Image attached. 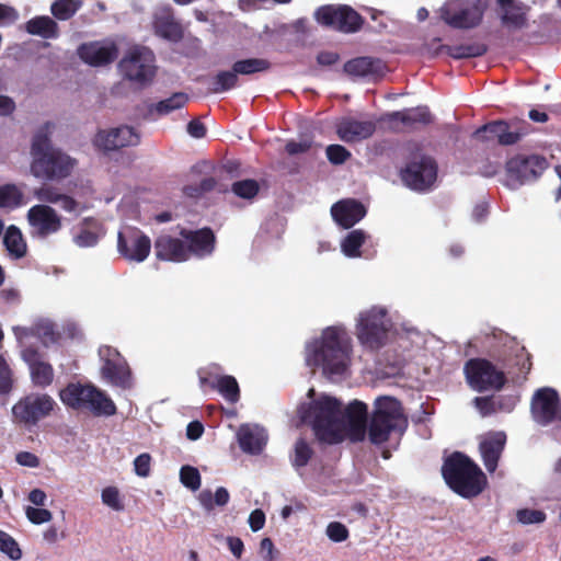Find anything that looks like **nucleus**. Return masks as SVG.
<instances>
[{"label":"nucleus","instance_id":"59","mask_svg":"<svg viewBox=\"0 0 561 561\" xmlns=\"http://www.w3.org/2000/svg\"><path fill=\"white\" fill-rule=\"evenodd\" d=\"M18 18L19 14L14 8L0 3V26L12 24Z\"/></svg>","mask_w":561,"mask_h":561},{"label":"nucleus","instance_id":"62","mask_svg":"<svg viewBox=\"0 0 561 561\" xmlns=\"http://www.w3.org/2000/svg\"><path fill=\"white\" fill-rule=\"evenodd\" d=\"M265 514L262 510L256 508L249 516V525L252 531H259L264 527Z\"/></svg>","mask_w":561,"mask_h":561},{"label":"nucleus","instance_id":"13","mask_svg":"<svg viewBox=\"0 0 561 561\" xmlns=\"http://www.w3.org/2000/svg\"><path fill=\"white\" fill-rule=\"evenodd\" d=\"M316 21L328 28L345 34L356 33L364 25V18L347 4H325L314 12Z\"/></svg>","mask_w":561,"mask_h":561},{"label":"nucleus","instance_id":"15","mask_svg":"<svg viewBox=\"0 0 561 561\" xmlns=\"http://www.w3.org/2000/svg\"><path fill=\"white\" fill-rule=\"evenodd\" d=\"M533 420L547 426L554 422H561V400L556 389L545 387L538 389L530 402Z\"/></svg>","mask_w":561,"mask_h":561},{"label":"nucleus","instance_id":"6","mask_svg":"<svg viewBox=\"0 0 561 561\" xmlns=\"http://www.w3.org/2000/svg\"><path fill=\"white\" fill-rule=\"evenodd\" d=\"M59 397L66 407L89 412L95 417H108L117 413L114 401L92 383L70 382L60 390Z\"/></svg>","mask_w":561,"mask_h":561},{"label":"nucleus","instance_id":"20","mask_svg":"<svg viewBox=\"0 0 561 561\" xmlns=\"http://www.w3.org/2000/svg\"><path fill=\"white\" fill-rule=\"evenodd\" d=\"M179 234L185 240L187 260L193 256L203 259L210 255L215 250L216 237L208 227L197 230L182 228Z\"/></svg>","mask_w":561,"mask_h":561},{"label":"nucleus","instance_id":"27","mask_svg":"<svg viewBox=\"0 0 561 561\" xmlns=\"http://www.w3.org/2000/svg\"><path fill=\"white\" fill-rule=\"evenodd\" d=\"M78 56L90 66H105L118 57V48L115 43L108 45H102L100 42L83 43L78 47Z\"/></svg>","mask_w":561,"mask_h":561},{"label":"nucleus","instance_id":"49","mask_svg":"<svg viewBox=\"0 0 561 561\" xmlns=\"http://www.w3.org/2000/svg\"><path fill=\"white\" fill-rule=\"evenodd\" d=\"M0 551L14 561L22 558V551L15 539L3 530H0Z\"/></svg>","mask_w":561,"mask_h":561},{"label":"nucleus","instance_id":"58","mask_svg":"<svg viewBox=\"0 0 561 561\" xmlns=\"http://www.w3.org/2000/svg\"><path fill=\"white\" fill-rule=\"evenodd\" d=\"M12 383L11 369L0 355V393H8L12 389Z\"/></svg>","mask_w":561,"mask_h":561},{"label":"nucleus","instance_id":"46","mask_svg":"<svg viewBox=\"0 0 561 561\" xmlns=\"http://www.w3.org/2000/svg\"><path fill=\"white\" fill-rule=\"evenodd\" d=\"M231 192L240 198L253 199L260 192V185L253 179L236 181L231 184Z\"/></svg>","mask_w":561,"mask_h":561},{"label":"nucleus","instance_id":"63","mask_svg":"<svg viewBox=\"0 0 561 561\" xmlns=\"http://www.w3.org/2000/svg\"><path fill=\"white\" fill-rule=\"evenodd\" d=\"M227 546L230 552L237 558L240 559L244 551V543L239 537L228 536L226 538Z\"/></svg>","mask_w":561,"mask_h":561},{"label":"nucleus","instance_id":"11","mask_svg":"<svg viewBox=\"0 0 561 561\" xmlns=\"http://www.w3.org/2000/svg\"><path fill=\"white\" fill-rule=\"evenodd\" d=\"M463 373L467 383L478 392L500 391L507 381L504 371L485 358H470L463 366Z\"/></svg>","mask_w":561,"mask_h":561},{"label":"nucleus","instance_id":"51","mask_svg":"<svg viewBox=\"0 0 561 561\" xmlns=\"http://www.w3.org/2000/svg\"><path fill=\"white\" fill-rule=\"evenodd\" d=\"M181 483L192 491L201 488V474L197 468L192 466H183L180 470Z\"/></svg>","mask_w":561,"mask_h":561},{"label":"nucleus","instance_id":"29","mask_svg":"<svg viewBox=\"0 0 561 561\" xmlns=\"http://www.w3.org/2000/svg\"><path fill=\"white\" fill-rule=\"evenodd\" d=\"M331 214L340 226L348 229L365 217L366 208L356 199H345L335 203L331 208Z\"/></svg>","mask_w":561,"mask_h":561},{"label":"nucleus","instance_id":"40","mask_svg":"<svg viewBox=\"0 0 561 561\" xmlns=\"http://www.w3.org/2000/svg\"><path fill=\"white\" fill-rule=\"evenodd\" d=\"M238 81V76L232 68L231 70L219 71L210 79L208 90L215 94L222 93L236 88Z\"/></svg>","mask_w":561,"mask_h":561},{"label":"nucleus","instance_id":"39","mask_svg":"<svg viewBox=\"0 0 561 561\" xmlns=\"http://www.w3.org/2000/svg\"><path fill=\"white\" fill-rule=\"evenodd\" d=\"M222 367L213 363L197 369L198 383L203 391L215 390L220 381Z\"/></svg>","mask_w":561,"mask_h":561},{"label":"nucleus","instance_id":"31","mask_svg":"<svg viewBox=\"0 0 561 561\" xmlns=\"http://www.w3.org/2000/svg\"><path fill=\"white\" fill-rule=\"evenodd\" d=\"M505 434L499 432L480 443L479 448L481 457L484 467L489 472H494L496 470L500 457L505 446Z\"/></svg>","mask_w":561,"mask_h":561},{"label":"nucleus","instance_id":"60","mask_svg":"<svg viewBox=\"0 0 561 561\" xmlns=\"http://www.w3.org/2000/svg\"><path fill=\"white\" fill-rule=\"evenodd\" d=\"M516 365L519 366V371L525 375L529 374L531 370V355L526 352L525 347H522L519 353L516 354Z\"/></svg>","mask_w":561,"mask_h":561},{"label":"nucleus","instance_id":"45","mask_svg":"<svg viewBox=\"0 0 561 561\" xmlns=\"http://www.w3.org/2000/svg\"><path fill=\"white\" fill-rule=\"evenodd\" d=\"M215 390L230 403H237L240 400V388L238 381L231 375H224L220 378V381L217 382Z\"/></svg>","mask_w":561,"mask_h":561},{"label":"nucleus","instance_id":"10","mask_svg":"<svg viewBox=\"0 0 561 561\" xmlns=\"http://www.w3.org/2000/svg\"><path fill=\"white\" fill-rule=\"evenodd\" d=\"M391 327L387 310L375 306L359 313L356 336L364 347L377 351L386 344Z\"/></svg>","mask_w":561,"mask_h":561},{"label":"nucleus","instance_id":"44","mask_svg":"<svg viewBox=\"0 0 561 561\" xmlns=\"http://www.w3.org/2000/svg\"><path fill=\"white\" fill-rule=\"evenodd\" d=\"M366 234L363 230H352L343 240L341 247L348 257L360 256V248L365 243Z\"/></svg>","mask_w":561,"mask_h":561},{"label":"nucleus","instance_id":"64","mask_svg":"<svg viewBox=\"0 0 561 561\" xmlns=\"http://www.w3.org/2000/svg\"><path fill=\"white\" fill-rule=\"evenodd\" d=\"M311 147L310 141H288L285 146V150L288 154L295 156L298 153L307 152Z\"/></svg>","mask_w":561,"mask_h":561},{"label":"nucleus","instance_id":"18","mask_svg":"<svg viewBox=\"0 0 561 561\" xmlns=\"http://www.w3.org/2000/svg\"><path fill=\"white\" fill-rule=\"evenodd\" d=\"M104 363L101 375L104 380L123 389L131 386V373L125 358L114 348L105 346L100 350Z\"/></svg>","mask_w":561,"mask_h":561},{"label":"nucleus","instance_id":"7","mask_svg":"<svg viewBox=\"0 0 561 561\" xmlns=\"http://www.w3.org/2000/svg\"><path fill=\"white\" fill-rule=\"evenodd\" d=\"M307 419L311 420L317 439L327 444H339L343 440L342 403L332 397L323 396L311 402Z\"/></svg>","mask_w":561,"mask_h":561},{"label":"nucleus","instance_id":"36","mask_svg":"<svg viewBox=\"0 0 561 561\" xmlns=\"http://www.w3.org/2000/svg\"><path fill=\"white\" fill-rule=\"evenodd\" d=\"M188 101V96L184 92H175L170 98L151 104L148 108L150 115L163 116L171 112L182 108Z\"/></svg>","mask_w":561,"mask_h":561},{"label":"nucleus","instance_id":"37","mask_svg":"<svg viewBox=\"0 0 561 561\" xmlns=\"http://www.w3.org/2000/svg\"><path fill=\"white\" fill-rule=\"evenodd\" d=\"M31 378L35 386L45 388L54 380V369L49 363L43 360H30Z\"/></svg>","mask_w":561,"mask_h":561},{"label":"nucleus","instance_id":"52","mask_svg":"<svg viewBox=\"0 0 561 561\" xmlns=\"http://www.w3.org/2000/svg\"><path fill=\"white\" fill-rule=\"evenodd\" d=\"M517 520L524 525L540 524L546 520V513L540 510L523 508L517 511Z\"/></svg>","mask_w":561,"mask_h":561},{"label":"nucleus","instance_id":"23","mask_svg":"<svg viewBox=\"0 0 561 561\" xmlns=\"http://www.w3.org/2000/svg\"><path fill=\"white\" fill-rule=\"evenodd\" d=\"M117 250L126 260L140 263L148 257L151 250V241L148 236L140 231L134 232L130 236L119 232Z\"/></svg>","mask_w":561,"mask_h":561},{"label":"nucleus","instance_id":"47","mask_svg":"<svg viewBox=\"0 0 561 561\" xmlns=\"http://www.w3.org/2000/svg\"><path fill=\"white\" fill-rule=\"evenodd\" d=\"M503 401L504 399L502 397L496 399L493 396L476 397L473 404L482 416H489L499 410H503Z\"/></svg>","mask_w":561,"mask_h":561},{"label":"nucleus","instance_id":"14","mask_svg":"<svg viewBox=\"0 0 561 561\" xmlns=\"http://www.w3.org/2000/svg\"><path fill=\"white\" fill-rule=\"evenodd\" d=\"M54 405L55 401L48 394L31 393L13 405L12 414L18 423L32 426L49 415Z\"/></svg>","mask_w":561,"mask_h":561},{"label":"nucleus","instance_id":"43","mask_svg":"<svg viewBox=\"0 0 561 561\" xmlns=\"http://www.w3.org/2000/svg\"><path fill=\"white\" fill-rule=\"evenodd\" d=\"M82 0H55L50 5V12L56 20H70L82 7Z\"/></svg>","mask_w":561,"mask_h":561},{"label":"nucleus","instance_id":"21","mask_svg":"<svg viewBox=\"0 0 561 561\" xmlns=\"http://www.w3.org/2000/svg\"><path fill=\"white\" fill-rule=\"evenodd\" d=\"M139 142L140 135L127 125L111 128L110 130H100L94 138V145L103 151L137 146Z\"/></svg>","mask_w":561,"mask_h":561},{"label":"nucleus","instance_id":"2","mask_svg":"<svg viewBox=\"0 0 561 561\" xmlns=\"http://www.w3.org/2000/svg\"><path fill=\"white\" fill-rule=\"evenodd\" d=\"M351 339L344 329L329 327L320 340L307 346L308 366L321 367L324 375L342 376L350 364Z\"/></svg>","mask_w":561,"mask_h":561},{"label":"nucleus","instance_id":"54","mask_svg":"<svg viewBox=\"0 0 561 561\" xmlns=\"http://www.w3.org/2000/svg\"><path fill=\"white\" fill-rule=\"evenodd\" d=\"M25 515L27 519L35 525L48 523L53 518L51 512L43 507L27 506L25 508Z\"/></svg>","mask_w":561,"mask_h":561},{"label":"nucleus","instance_id":"26","mask_svg":"<svg viewBox=\"0 0 561 561\" xmlns=\"http://www.w3.org/2000/svg\"><path fill=\"white\" fill-rule=\"evenodd\" d=\"M336 135L344 142H357L367 139L376 131L374 121H358L354 117H343L335 126Z\"/></svg>","mask_w":561,"mask_h":561},{"label":"nucleus","instance_id":"33","mask_svg":"<svg viewBox=\"0 0 561 561\" xmlns=\"http://www.w3.org/2000/svg\"><path fill=\"white\" fill-rule=\"evenodd\" d=\"M100 237V222L93 217H87L80 222L79 231L73 236V242L79 248H90L98 244Z\"/></svg>","mask_w":561,"mask_h":561},{"label":"nucleus","instance_id":"42","mask_svg":"<svg viewBox=\"0 0 561 561\" xmlns=\"http://www.w3.org/2000/svg\"><path fill=\"white\" fill-rule=\"evenodd\" d=\"M230 500L228 490L224 486L217 488L215 494L210 490H203L198 494V501L206 511H213L215 506H225Z\"/></svg>","mask_w":561,"mask_h":561},{"label":"nucleus","instance_id":"50","mask_svg":"<svg viewBox=\"0 0 561 561\" xmlns=\"http://www.w3.org/2000/svg\"><path fill=\"white\" fill-rule=\"evenodd\" d=\"M312 455L313 450L308 445V443L302 438L298 439L295 444V456L293 459V466L296 468L307 466Z\"/></svg>","mask_w":561,"mask_h":561},{"label":"nucleus","instance_id":"57","mask_svg":"<svg viewBox=\"0 0 561 561\" xmlns=\"http://www.w3.org/2000/svg\"><path fill=\"white\" fill-rule=\"evenodd\" d=\"M102 502L115 511L123 510L119 501V492L115 486H107L102 491Z\"/></svg>","mask_w":561,"mask_h":561},{"label":"nucleus","instance_id":"41","mask_svg":"<svg viewBox=\"0 0 561 561\" xmlns=\"http://www.w3.org/2000/svg\"><path fill=\"white\" fill-rule=\"evenodd\" d=\"M3 243L7 250L14 254L16 257H22L26 253V244L24 242L22 232L14 225L8 227L3 237Z\"/></svg>","mask_w":561,"mask_h":561},{"label":"nucleus","instance_id":"17","mask_svg":"<svg viewBox=\"0 0 561 561\" xmlns=\"http://www.w3.org/2000/svg\"><path fill=\"white\" fill-rule=\"evenodd\" d=\"M433 115L427 106H416L402 111L386 113L380 122L388 124L389 129L400 131H412L433 123Z\"/></svg>","mask_w":561,"mask_h":561},{"label":"nucleus","instance_id":"1","mask_svg":"<svg viewBox=\"0 0 561 561\" xmlns=\"http://www.w3.org/2000/svg\"><path fill=\"white\" fill-rule=\"evenodd\" d=\"M34 197L42 204L32 206L26 214L30 233L34 238L46 239L57 233L62 227V218L49 204H59L60 208L69 214L79 215L85 209L72 196L50 184H43L34 190Z\"/></svg>","mask_w":561,"mask_h":561},{"label":"nucleus","instance_id":"24","mask_svg":"<svg viewBox=\"0 0 561 561\" xmlns=\"http://www.w3.org/2000/svg\"><path fill=\"white\" fill-rule=\"evenodd\" d=\"M154 255L159 261L182 263L186 262L185 240L169 233H161L154 239Z\"/></svg>","mask_w":561,"mask_h":561},{"label":"nucleus","instance_id":"22","mask_svg":"<svg viewBox=\"0 0 561 561\" xmlns=\"http://www.w3.org/2000/svg\"><path fill=\"white\" fill-rule=\"evenodd\" d=\"M524 131L512 129V124L505 121L490 122L473 133V137L480 141L497 140L500 145L510 146L519 141Z\"/></svg>","mask_w":561,"mask_h":561},{"label":"nucleus","instance_id":"19","mask_svg":"<svg viewBox=\"0 0 561 561\" xmlns=\"http://www.w3.org/2000/svg\"><path fill=\"white\" fill-rule=\"evenodd\" d=\"M367 404L354 400L342 410V430L346 427L347 435L353 442H362L368 433Z\"/></svg>","mask_w":561,"mask_h":561},{"label":"nucleus","instance_id":"12","mask_svg":"<svg viewBox=\"0 0 561 561\" xmlns=\"http://www.w3.org/2000/svg\"><path fill=\"white\" fill-rule=\"evenodd\" d=\"M154 61V55L149 48L135 46L121 59L118 68L127 80L146 85L156 76Z\"/></svg>","mask_w":561,"mask_h":561},{"label":"nucleus","instance_id":"4","mask_svg":"<svg viewBox=\"0 0 561 561\" xmlns=\"http://www.w3.org/2000/svg\"><path fill=\"white\" fill-rule=\"evenodd\" d=\"M442 476L446 484L458 495L472 499L481 494L488 480L481 468L467 455L454 451L445 458Z\"/></svg>","mask_w":561,"mask_h":561},{"label":"nucleus","instance_id":"56","mask_svg":"<svg viewBox=\"0 0 561 561\" xmlns=\"http://www.w3.org/2000/svg\"><path fill=\"white\" fill-rule=\"evenodd\" d=\"M151 459L148 453H142L135 458L134 470L138 477L147 478L150 474Z\"/></svg>","mask_w":561,"mask_h":561},{"label":"nucleus","instance_id":"53","mask_svg":"<svg viewBox=\"0 0 561 561\" xmlns=\"http://www.w3.org/2000/svg\"><path fill=\"white\" fill-rule=\"evenodd\" d=\"M327 158L332 164H342L351 158V152L342 145H330L325 149Z\"/></svg>","mask_w":561,"mask_h":561},{"label":"nucleus","instance_id":"8","mask_svg":"<svg viewBox=\"0 0 561 561\" xmlns=\"http://www.w3.org/2000/svg\"><path fill=\"white\" fill-rule=\"evenodd\" d=\"M407 150L409 152L407 163L400 171L402 182L416 192L431 190L437 179V162L433 157L424 153L416 142H409Z\"/></svg>","mask_w":561,"mask_h":561},{"label":"nucleus","instance_id":"48","mask_svg":"<svg viewBox=\"0 0 561 561\" xmlns=\"http://www.w3.org/2000/svg\"><path fill=\"white\" fill-rule=\"evenodd\" d=\"M22 197L21 191L14 184L0 185V208L19 206Z\"/></svg>","mask_w":561,"mask_h":561},{"label":"nucleus","instance_id":"32","mask_svg":"<svg viewBox=\"0 0 561 561\" xmlns=\"http://www.w3.org/2000/svg\"><path fill=\"white\" fill-rule=\"evenodd\" d=\"M382 69L383 64L380 59L368 56L356 57L344 64V71L355 77L378 75Z\"/></svg>","mask_w":561,"mask_h":561},{"label":"nucleus","instance_id":"61","mask_svg":"<svg viewBox=\"0 0 561 561\" xmlns=\"http://www.w3.org/2000/svg\"><path fill=\"white\" fill-rule=\"evenodd\" d=\"M15 460L19 465L28 467V468H37L39 466V458L30 451H20L15 456Z\"/></svg>","mask_w":561,"mask_h":561},{"label":"nucleus","instance_id":"3","mask_svg":"<svg viewBox=\"0 0 561 561\" xmlns=\"http://www.w3.org/2000/svg\"><path fill=\"white\" fill-rule=\"evenodd\" d=\"M54 124L45 123L34 135L31 146L32 174L46 181H60L68 178L76 160L51 146L49 134Z\"/></svg>","mask_w":561,"mask_h":561},{"label":"nucleus","instance_id":"38","mask_svg":"<svg viewBox=\"0 0 561 561\" xmlns=\"http://www.w3.org/2000/svg\"><path fill=\"white\" fill-rule=\"evenodd\" d=\"M271 61L265 58L240 59L232 65V69L236 71L237 76H250L254 73L266 72L271 69Z\"/></svg>","mask_w":561,"mask_h":561},{"label":"nucleus","instance_id":"55","mask_svg":"<svg viewBox=\"0 0 561 561\" xmlns=\"http://www.w3.org/2000/svg\"><path fill=\"white\" fill-rule=\"evenodd\" d=\"M325 533L329 539L334 542L345 541L350 536L347 527L340 522H331L327 526Z\"/></svg>","mask_w":561,"mask_h":561},{"label":"nucleus","instance_id":"16","mask_svg":"<svg viewBox=\"0 0 561 561\" xmlns=\"http://www.w3.org/2000/svg\"><path fill=\"white\" fill-rule=\"evenodd\" d=\"M546 158L538 154H516L505 164L506 176L513 184L534 181L547 169Z\"/></svg>","mask_w":561,"mask_h":561},{"label":"nucleus","instance_id":"35","mask_svg":"<svg viewBox=\"0 0 561 561\" xmlns=\"http://www.w3.org/2000/svg\"><path fill=\"white\" fill-rule=\"evenodd\" d=\"M440 51L446 53L454 59H467L481 57L486 54L488 46L483 43H471L461 45H442Z\"/></svg>","mask_w":561,"mask_h":561},{"label":"nucleus","instance_id":"34","mask_svg":"<svg viewBox=\"0 0 561 561\" xmlns=\"http://www.w3.org/2000/svg\"><path fill=\"white\" fill-rule=\"evenodd\" d=\"M25 30L28 34L43 38H57L59 36L57 22L48 15H39L28 20Z\"/></svg>","mask_w":561,"mask_h":561},{"label":"nucleus","instance_id":"30","mask_svg":"<svg viewBox=\"0 0 561 561\" xmlns=\"http://www.w3.org/2000/svg\"><path fill=\"white\" fill-rule=\"evenodd\" d=\"M237 436L240 448L250 455L261 454L267 442L265 431L259 426L241 425Z\"/></svg>","mask_w":561,"mask_h":561},{"label":"nucleus","instance_id":"25","mask_svg":"<svg viewBox=\"0 0 561 561\" xmlns=\"http://www.w3.org/2000/svg\"><path fill=\"white\" fill-rule=\"evenodd\" d=\"M152 27L154 34L161 38L180 42L183 38L182 25L175 20L174 11L170 5H163L153 13Z\"/></svg>","mask_w":561,"mask_h":561},{"label":"nucleus","instance_id":"28","mask_svg":"<svg viewBox=\"0 0 561 561\" xmlns=\"http://www.w3.org/2000/svg\"><path fill=\"white\" fill-rule=\"evenodd\" d=\"M500 9L501 23L511 30H523L528 26L529 8L519 0H495Z\"/></svg>","mask_w":561,"mask_h":561},{"label":"nucleus","instance_id":"9","mask_svg":"<svg viewBox=\"0 0 561 561\" xmlns=\"http://www.w3.org/2000/svg\"><path fill=\"white\" fill-rule=\"evenodd\" d=\"M490 0H446L438 13L445 24L455 30L479 27L489 8Z\"/></svg>","mask_w":561,"mask_h":561},{"label":"nucleus","instance_id":"5","mask_svg":"<svg viewBox=\"0 0 561 561\" xmlns=\"http://www.w3.org/2000/svg\"><path fill=\"white\" fill-rule=\"evenodd\" d=\"M408 417L400 400L390 396L378 397L368 422V439L381 445L392 435L402 436L408 428Z\"/></svg>","mask_w":561,"mask_h":561}]
</instances>
